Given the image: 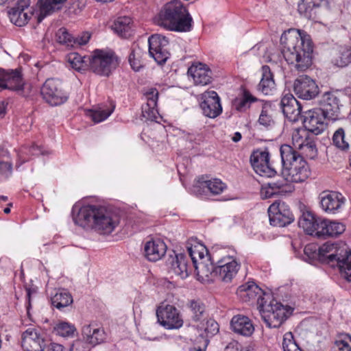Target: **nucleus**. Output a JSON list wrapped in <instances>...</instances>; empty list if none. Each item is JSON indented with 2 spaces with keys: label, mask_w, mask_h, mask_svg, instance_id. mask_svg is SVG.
I'll return each mask as SVG.
<instances>
[{
  "label": "nucleus",
  "mask_w": 351,
  "mask_h": 351,
  "mask_svg": "<svg viewBox=\"0 0 351 351\" xmlns=\"http://www.w3.org/2000/svg\"><path fill=\"white\" fill-rule=\"evenodd\" d=\"M199 330L202 331L200 336L203 338H206L205 347L208 343V338L213 337L216 335L219 330V324L214 319H208L205 323L202 322L200 326H198Z\"/></svg>",
  "instance_id": "40"
},
{
  "label": "nucleus",
  "mask_w": 351,
  "mask_h": 351,
  "mask_svg": "<svg viewBox=\"0 0 351 351\" xmlns=\"http://www.w3.org/2000/svg\"><path fill=\"white\" fill-rule=\"evenodd\" d=\"M65 1L66 0H45L40 5V13L43 15V17L50 14L56 9H59V7H57V5Z\"/></svg>",
  "instance_id": "51"
},
{
  "label": "nucleus",
  "mask_w": 351,
  "mask_h": 351,
  "mask_svg": "<svg viewBox=\"0 0 351 351\" xmlns=\"http://www.w3.org/2000/svg\"><path fill=\"white\" fill-rule=\"evenodd\" d=\"M114 107L111 109L98 108L91 110L89 112V116L95 123H99L106 119L112 112Z\"/></svg>",
  "instance_id": "47"
},
{
  "label": "nucleus",
  "mask_w": 351,
  "mask_h": 351,
  "mask_svg": "<svg viewBox=\"0 0 351 351\" xmlns=\"http://www.w3.org/2000/svg\"><path fill=\"white\" fill-rule=\"evenodd\" d=\"M285 117L290 121L296 122L302 114V106L292 95H285L279 103Z\"/></svg>",
  "instance_id": "22"
},
{
  "label": "nucleus",
  "mask_w": 351,
  "mask_h": 351,
  "mask_svg": "<svg viewBox=\"0 0 351 351\" xmlns=\"http://www.w3.org/2000/svg\"><path fill=\"white\" fill-rule=\"evenodd\" d=\"M7 103L5 101L0 102V118H3L5 114Z\"/></svg>",
  "instance_id": "58"
},
{
  "label": "nucleus",
  "mask_w": 351,
  "mask_h": 351,
  "mask_svg": "<svg viewBox=\"0 0 351 351\" xmlns=\"http://www.w3.org/2000/svg\"><path fill=\"white\" fill-rule=\"evenodd\" d=\"M21 346L25 351H44L46 344L36 329L29 328L22 334Z\"/></svg>",
  "instance_id": "21"
},
{
  "label": "nucleus",
  "mask_w": 351,
  "mask_h": 351,
  "mask_svg": "<svg viewBox=\"0 0 351 351\" xmlns=\"http://www.w3.org/2000/svg\"><path fill=\"white\" fill-rule=\"evenodd\" d=\"M293 90L300 99L310 100L314 99L319 92L315 81L307 75H300L294 82Z\"/></svg>",
  "instance_id": "15"
},
{
  "label": "nucleus",
  "mask_w": 351,
  "mask_h": 351,
  "mask_svg": "<svg viewBox=\"0 0 351 351\" xmlns=\"http://www.w3.org/2000/svg\"><path fill=\"white\" fill-rule=\"evenodd\" d=\"M143 54V50L137 45H134L132 47L131 52L128 57V61L132 69L135 71H139L140 69L143 67V63L141 62Z\"/></svg>",
  "instance_id": "42"
},
{
  "label": "nucleus",
  "mask_w": 351,
  "mask_h": 351,
  "mask_svg": "<svg viewBox=\"0 0 351 351\" xmlns=\"http://www.w3.org/2000/svg\"><path fill=\"white\" fill-rule=\"evenodd\" d=\"M41 95L49 105L56 106L66 101L68 96L62 89V82L54 78L47 79L41 88Z\"/></svg>",
  "instance_id": "9"
},
{
  "label": "nucleus",
  "mask_w": 351,
  "mask_h": 351,
  "mask_svg": "<svg viewBox=\"0 0 351 351\" xmlns=\"http://www.w3.org/2000/svg\"><path fill=\"white\" fill-rule=\"evenodd\" d=\"M224 351H239L238 343H237V342L230 343L225 348Z\"/></svg>",
  "instance_id": "57"
},
{
  "label": "nucleus",
  "mask_w": 351,
  "mask_h": 351,
  "mask_svg": "<svg viewBox=\"0 0 351 351\" xmlns=\"http://www.w3.org/2000/svg\"><path fill=\"white\" fill-rule=\"evenodd\" d=\"M270 224L274 226L285 227L294 220L289 206L283 202H275L268 208Z\"/></svg>",
  "instance_id": "11"
},
{
  "label": "nucleus",
  "mask_w": 351,
  "mask_h": 351,
  "mask_svg": "<svg viewBox=\"0 0 351 351\" xmlns=\"http://www.w3.org/2000/svg\"><path fill=\"white\" fill-rule=\"evenodd\" d=\"M25 82L22 77L21 69H0V91L8 89L23 95Z\"/></svg>",
  "instance_id": "12"
},
{
  "label": "nucleus",
  "mask_w": 351,
  "mask_h": 351,
  "mask_svg": "<svg viewBox=\"0 0 351 351\" xmlns=\"http://www.w3.org/2000/svg\"><path fill=\"white\" fill-rule=\"evenodd\" d=\"M46 153L42 150V148L35 144H32L29 146H24L18 154L19 160L21 161L16 167H19L28 160L25 156H38L40 154H45Z\"/></svg>",
  "instance_id": "41"
},
{
  "label": "nucleus",
  "mask_w": 351,
  "mask_h": 351,
  "mask_svg": "<svg viewBox=\"0 0 351 351\" xmlns=\"http://www.w3.org/2000/svg\"><path fill=\"white\" fill-rule=\"evenodd\" d=\"M255 101H256V97L252 96L248 91H244L243 97L234 101V106L237 110L242 112L250 108V104Z\"/></svg>",
  "instance_id": "45"
},
{
  "label": "nucleus",
  "mask_w": 351,
  "mask_h": 351,
  "mask_svg": "<svg viewBox=\"0 0 351 351\" xmlns=\"http://www.w3.org/2000/svg\"><path fill=\"white\" fill-rule=\"evenodd\" d=\"M156 23L170 31L186 32L192 28L193 19L181 1H171L160 10Z\"/></svg>",
  "instance_id": "5"
},
{
  "label": "nucleus",
  "mask_w": 351,
  "mask_h": 351,
  "mask_svg": "<svg viewBox=\"0 0 351 351\" xmlns=\"http://www.w3.org/2000/svg\"><path fill=\"white\" fill-rule=\"evenodd\" d=\"M282 53L288 64L304 71L312 64L313 46L310 36L300 30L289 29L280 37Z\"/></svg>",
  "instance_id": "1"
},
{
  "label": "nucleus",
  "mask_w": 351,
  "mask_h": 351,
  "mask_svg": "<svg viewBox=\"0 0 351 351\" xmlns=\"http://www.w3.org/2000/svg\"><path fill=\"white\" fill-rule=\"evenodd\" d=\"M168 266V272L171 275L180 276L182 279H184L189 276L191 269L188 265L187 257L180 253L169 255L167 261Z\"/></svg>",
  "instance_id": "19"
},
{
  "label": "nucleus",
  "mask_w": 351,
  "mask_h": 351,
  "mask_svg": "<svg viewBox=\"0 0 351 351\" xmlns=\"http://www.w3.org/2000/svg\"><path fill=\"white\" fill-rule=\"evenodd\" d=\"M282 348L284 351H303L298 345L291 332H287L283 337Z\"/></svg>",
  "instance_id": "50"
},
{
  "label": "nucleus",
  "mask_w": 351,
  "mask_h": 351,
  "mask_svg": "<svg viewBox=\"0 0 351 351\" xmlns=\"http://www.w3.org/2000/svg\"><path fill=\"white\" fill-rule=\"evenodd\" d=\"M324 0H301L298 5V11L301 16L311 19L315 18L317 10Z\"/></svg>",
  "instance_id": "31"
},
{
  "label": "nucleus",
  "mask_w": 351,
  "mask_h": 351,
  "mask_svg": "<svg viewBox=\"0 0 351 351\" xmlns=\"http://www.w3.org/2000/svg\"><path fill=\"white\" fill-rule=\"evenodd\" d=\"M32 291H33L30 288L26 289L27 297L28 298L29 302H30V297H31V294H32Z\"/></svg>",
  "instance_id": "62"
},
{
  "label": "nucleus",
  "mask_w": 351,
  "mask_h": 351,
  "mask_svg": "<svg viewBox=\"0 0 351 351\" xmlns=\"http://www.w3.org/2000/svg\"><path fill=\"white\" fill-rule=\"evenodd\" d=\"M320 108L328 119H335L339 113V99L337 96L330 92L325 93L319 100Z\"/></svg>",
  "instance_id": "24"
},
{
  "label": "nucleus",
  "mask_w": 351,
  "mask_h": 351,
  "mask_svg": "<svg viewBox=\"0 0 351 351\" xmlns=\"http://www.w3.org/2000/svg\"><path fill=\"white\" fill-rule=\"evenodd\" d=\"M158 92L156 88H151L145 94L147 104L143 106L142 112L145 117L152 119L155 117V108L157 106Z\"/></svg>",
  "instance_id": "33"
},
{
  "label": "nucleus",
  "mask_w": 351,
  "mask_h": 351,
  "mask_svg": "<svg viewBox=\"0 0 351 351\" xmlns=\"http://www.w3.org/2000/svg\"><path fill=\"white\" fill-rule=\"evenodd\" d=\"M345 203V197L340 193L323 192L320 195V206L328 213H337Z\"/></svg>",
  "instance_id": "23"
},
{
  "label": "nucleus",
  "mask_w": 351,
  "mask_h": 351,
  "mask_svg": "<svg viewBox=\"0 0 351 351\" xmlns=\"http://www.w3.org/2000/svg\"><path fill=\"white\" fill-rule=\"evenodd\" d=\"M230 326L234 332L246 337L250 336L254 330L251 320L242 315H234L231 319Z\"/></svg>",
  "instance_id": "28"
},
{
  "label": "nucleus",
  "mask_w": 351,
  "mask_h": 351,
  "mask_svg": "<svg viewBox=\"0 0 351 351\" xmlns=\"http://www.w3.org/2000/svg\"><path fill=\"white\" fill-rule=\"evenodd\" d=\"M12 165L10 162L0 161V173L5 177L11 175Z\"/></svg>",
  "instance_id": "55"
},
{
  "label": "nucleus",
  "mask_w": 351,
  "mask_h": 351,
  "mask_svg": "<svg viewBox=\"0 0 351 351\" xmlns=\"http://www.w3.org/2000/svg\"><path fill=\"white\" fill-rule=\"evenodd\" d=\"M304 252L311 261H318L331 267H338L342 276L351 282V250H348L345 243L326 242L319 247L308 244Z\"/></svg>",
  "instance_id": "2"
},
{
  "label": "nucleus",
  "mask_w": 351,
  "mask_h": 351,
  "mask_svg": "<svg viewBox=\"0 0 351 351\" xmlns=\"http://www.w3.org/2000/svg\"><path fill=\"white\" fill-rule=\"evenodd\" d=\"M269 154L267 150L255 151L250 156L251 165L255 172L261 176L272 177L276 171L269 166Z\"/></svg>",
  "instance_id": "16"
},
{
  "label": "nucleus",
  "mask_w": 351,
  "mask_h": 351,
  "mask_svg": "<svg viewBox=\"0 0 351 351\" xmlns=\"http://www.w3.org/2000/svg\"><path fill=\"white\" fill-rule=\"evenodd\" d=\"M269 108L270 105L265 104L258 119V123L260 125H263L266 128H272L275 124L274 120L269 113Z\"/></svg>",
  "instance_id": "48"
},
{
  "label": "nucleus",
  "mask_w": 351,
  "mask_h": 351,
  "mask_svg": "<svg viewBox=\"0 0 351 351\" xmlns=\"http://www.w3.org/2000/svg\"><path fill=\"white\" fill-rule=\"evenodd\" d=\"M185 308L192 321H201L206 315V305L199 299L189 300Z\"/></svg>",
  "instance_id": "30"
},
{
  "label": "nucleus",
  "mask_w": 351,
  "mask_h": 351,
  "mask_svg": "<svg viewBox=\"0 0 351 351\" xmlns=\"http://www.w3.org/2000/svg\"><path fill=\"white\" fill-rule=\"evenodd\" d=\"M282 176L289 182H302L310 175L309 167L304 158L291 146L284 144L280 149Z\"/></svg>",
  "instance_id": "6"
},
{
  "label": "nucleus",
  "mask_w": 351,
  "mask_h": 351,
  "mask_svg": "<svg viewBox=\"0 0 351 351\" xmlns=\"http://www.w3.org/2000/svg\"><path fill=\"white\" fill-rule=\"evenodd\" d=\"M73 303V298L69 292L64 289L59 290L51 298V304L59 310L66 307Z\"/></svg>",
  "instance_id": "37"
},
{
  "label": "nucleus",
  "mask_w": 351,
  "mask_h": 351,
  "mask_svg": "<svg viewBox=\"0 0 351 351\" xmlns=\"http://www.w3.org/2000/svg\"><path fill=\"white\" fill-rule=\"evenodd\" d=\"M195 187H206L211 193L217 195L224 190L226 185L219 179L206 180L204 176H202L198 178L197 185Z\"/></svg>",
  "instance_id": "34"
},
{
  "label": "nucleus",
  "mask_w": 351,
  "mask_h": 351,
  "mask_svg": "<svg viewBox=\"0 0 351 351\" xmlns=\"http://www.w3.org/2000/svg\"><path fill=\"white\" fill-rule=\"evenodd\" d=\"M167 246L160 239H150L145 243L144 255L147 260L156 262L165 254Z\"/></svg>",
  "instance_id": "26"
},
{
  "label": "nucleus",
  "mask_w": 351,
  "mask_h": 351,
  "mask_svg": "<svg viewBox=\"0 0 351 351\" xmlns=\"http://www.w3.org/2000/svg\"><path fill=\"white\" fill-rule=\"evenodd\" d=\"M82 335L84 341L93 347L104 343L107 339L104 328L95 322L84 325Z\"/></svg>",
  "instance_id": "20"
},
{
  "label": "nucleus",
  "mask_w": 351,
  "mask_h": 351,
  "mask_svg": "<svg viewBox=\"0 0 351 351\" xmlns=\"http://www.w3.org/2000/svg\"><path fill=\"white\" fill-rule=\"evenodd\" d=\"M30 0H19L17 3L8 11L10 21L19 27L27 23L32 12L29 8Z\"/></svg>",
  "instance_id": "18"
},
{
  "label": "nucleus",
  "mask_w": 351,
  "mask_h": 351,
  "mask_svg": "<svg viewBox=\"0 0 351 351\" xmlns=\"http://www.w3.org/2000/svg\"><path fill=\"white\" fill-rule=\"evenodd\" d=\"M187 250L193 265H196L199 263L198 258L200 261H204V252H206L208 257L210 254L203 245L187 246Z\"/></svg>",
  "instance_id": "44"
},
{
  "label": "nucleus",
  "mask_w": 351,
  "mask_h": 351,
  "mask_svg": "<svg viewBox=\"0 0 351 351\" xmlns=\"http://www.w3.org/2000/svg\"><path fill=\"white\" fill-rule=\"evenodd\" d=\"M53 330L57 335L64 338H73L77 332L73 324L65 321H58L54 325Z\"/></svg>",
  "instance_id": "38"
},
{
  "label": "nucleus",
  "mask_w": 351,
  "mask_h": 351,
  "mask_svg": "<svg viewBox=\"0 0 351 351\" xmlns=\"http://www.w3.org/2000/svg\"><path fill=\"white\" fill-rule=\"evenodd\" d=\"M333 144L341 150L348 149L349 144L345 141V131L342 128L337 129L332 136Z\"/></svg>",
  "instance_id": "49"
},
{
  "label": "nucleus",
  "mask_w": 351,
  "mask_h": 351,
  "mask_svg": "<svg viewBox=\"0 0 351 351\" xmlns=\"http://www.w3.org/2000/svg\"><path fill=\"white\" fill-rule=\"evenodd\" d=\"M88 69L95 73L108 76L119 64L118 58L112 51L95 49L89 56Z\"/></svg>",
  "instance_id": "8"
},
{
  "label": "nucleus",
  "mask_w": 351,
  "mask_h": 351,
  "mask_svg": "<svg viewBox=\"0 0 351 351\" xmlns=\"http://www.w3.org/2000/svg\"><path fill=\"white\" fill-rule=\"evenodd\" d=\"M332 351H351V347L347 341L339 339L335 341Z\"/></svg>",
  "instance_id": "54"
},
{
  "label": "nucleus",
  "mask_w": 351,
  "mask_h": 351,
  "mask_svg": "<svg viewBox=\"0 0 351 351\" xmlns=\"http://www.w3.org/2000/svg\"><path fill=\"white\" fill-rule=\"evenodd\" d=\"M149 53L158 64H163L169 57V40L160 34L151 36L148 39Z\"/></svg>",
  "instance_id": "14"
},
{
  "label": "nucleus",
  "mask_w": 351,
  "mask_h": 351,
  "mask_svg": "<svg viewBox=\"0 0 351 351\" xmlns=\"http://www.w3.org/2000/svg\"><path fill=\"white\" fill-rule=\"evenodd\" d=\"M88 56H82L77 53H70L67 56V62L74 69L81 71L88 69Z\"/></svg>",
  "instance_id": "39"
},
{
  "label": "nucleus",
  "mask_w": 351,
  "mask_h": 351,
  "mask_svg": "<svg viewBox=\"0 0 351 351\" xmlns=\"http://www.w3.org/2000/svg\"><path fill=\"white\" fill-rule=\"evenodd\" d=\"M190 351H204V350L200 348H193L190 349Z\"/></svg>",
  "instance_id": "64"
},
{
  "label": "nucleus",
  "mask_w": 351,
  "mask_h": 351,
  "mask_svg": "<svg viewBox=\"0 0 351 351\" xmlns=\"http://www.w3.org/2000/svg\"><path fill=\"white\" fill-rule=\"evenodd\" d=\"M351 61V49L346 47H340L333 58V64L339 67L346 66Z\"/></svg>",
  "instance_id": "43"
},
{
  "label": "nucleus",
  "mask_w": 351,
  "mask_h": 351,
  "mask_svg": "<svg viewBox=\"0 0 351 351\" xmlns=\"http://www.w3.org/2000/svg\"><path fill=\"white\" fill-rule=\"evenodd\" d=\"M320 218H316L313 213L306 211L302 213L298 220V226L302 228L308 234L313 235L318 232V226H319Z\"/></svg>",
  "instance_id": "29"
},
{
  "label": "nucleus",
  "mask_w": 351,
  "mask_h": 351,
  "mask_svg": "<svg viewBox=\"0 0 351 351\" xmlns=\"http://www.w3.org/2000/svg\"><path fill=\"white\" fill-rule=\"evenodd\" d=\"M301 119L306 130L315 135L321 134L327 128L328 116L319 108L304 112Z\"/></svg>",
  "instance_id": "10"
},
{
  "label": "nucleus",
  "mask_w": 351,
  "mask_h": 351,
  "mask_svg": "<svg viewBox=\"0 0 351 351\" xmlns=\"http://www.w3.org/2000/svg\"><path fill=\"white\" fill-rule=\"evenodd\" d=\"M241 137H242L241 134L239 132H237L234 134V136H232V140L234 142L237 143L241 139Z\"/></svg>",
  "instance_id": "60"
},
{
  "label": "nucleus",
  "mask_w": 351,
  "mask_h": 351,
  "mask_svg": "<svg viewBox=\"0 0 351 351\" xmlns=\"http://www.w3.org/2000/svg\"><path fill=\"white\" fill-rule=\"evenodd\" d=\"M75 224L90 228L100 234H110L119 222V216L106 207L86 205L73 217Z\"/></svg>",
  "instance_id": "4"
},
{
  "label": "nucleus",
  "mask_w": 351,
  "mask_h": 351,
  "mask_svg": "<svg viewBox=\"0 0 351 351\" xmlns=\"http://www.w3.org/2000/svg\"><path fill=\"white\" fill-rule=\"evenodd\" d=\"M203 101L200 104L203 114L209 118H216L222 112V107L220 104V98L217 93L214 91H206L202 94Z\"/></svg>",
  "instance_id": "17"
},
{
  "label": "nucleus",
  "mask_w": 351,
  "mask_h": 351,
  "mask_svg": "<svg viewBox=\"0 0 351 351\" xmlns=\"http://www.w3.org/2000/svg\"><path fill=\"white\" fill-rule=\"evenodd\" d=\"M211 71L205 64H193L188 69V74L193 77L195 85L205 86L211 82Z\"/></svg>",
  "instance_id": "27"
},
{
  "label": "nucleus",
  "mask_w": 351,
  "mask_h": 351,
  "mask_svg": "<svg viewBox=\"0 0 351 351\" xmlns=\"http://www.w3.org/2000/svg\"><path fill=\"white\" fill-rule=\"evenodd\" d=\"M224 250L213 249L210 259L216 263L215 275L219 280L228 283L237 275L240 264L232 256L226 255Z\"/></svg>",
  "instance_id": "7"
},
{
  "label": "nucleus",
  "mask_w": 351,
  "mask_h": 351,
  "mask_svg": "<svg viewBox=\"0 0 351 351\" xmlns=\"http://www.w3.org/2000/svg\"><path fill=\"white\" fill-rule=\"evenodd\" d=\"M47 351H64V348L61 344L51 343Z\"/></svg>",
  "instance_id": "56"
},
{
  "label": "nucleus",
  "mask_w": 351,
  "mask_h": 351,
  "mask_svg": "<svg viewBox=\"0 0 351 351\" xmlns=\"http://www.w3.org/2000/svg\"><path fill=\"white\" fill-rule=\"evenodd\" d=\"M238 293L245 301L256 299L262 318L268 327L278 328L287 319V308L274 299L268 302L269 295H267V299L263 297V290L253 282L240 286Z\"/></svg>",
  "instance_id": "3"
},
{
  "label": "nucleus",
  "mask_w": 351,
  "mask_h": 351,
  "mask_svg": "<svg viewBox=\"0 0 351 351\" xmlns=\"http://www.w3.org/2000/svg\"><path fill=\"white\" fill-rule=\"evenodd\" d=\"M57 41L67 47H73V36L65 28H60L56 34Z\"/></svg>",
  "instance_id": "52"
},
{
  "label": "nucleus",
  "mask_w": 351,
  "mask_h": 351,
  "mask_svg": "<svg viewBox=\"0 0 351 351\" xmlns=\"http://www.w3.org/2000/svg\"><path fill=\"white\" fill-rule=\"evenodd\" d=\"M287 180L285 178L282 180L271 181L268 182V190L266 191V197H270L273 195L278 193H284L286 192V190L284 189V187L287 185Z\"/></svg>",
  "instance_id": "46"
},
{
  "label": "nucleus",
  "mask_w": 351,
  "mask_h": 351,
  "mask_svg": "<svg viewBox=\"0 0 351 351\" xmlns=\"http://www.w3.org/2000/svg\"><path fill=\"white\" fill-rule=\"evenodd\" d=\"M156 316L160 324L167 329H178L183 325L179 311L173 305L160 306Z\"/></svg>",
  "instance_id": "13"
},
{
  "label": "nucleus",
  "mask_w": 351,
  "mask_h": 351,
  "mask_svg": "<svg viewBox=\"0 0 351 351\" xmlns=\"http://www.w3.org/2000/svg\"><path fill=\"white\" fill-rule=\"evenodd\" d=\"M208 257L207 261L210 262V263H207L206 261H202L196 264V265H193L197 271V275L200 278H209V277H216L215 270H216V263H213V261L210 259V256Z\"/></svg>",
  "instance_id": "35"
},
{
  "label": "nucleus",
  "mask_w": 351,
  "mask_h": 351,
  "mask_svg": "<svg viewBox=\"0 0 351 351\" xmlns=\"http://www.w3.org/2000/svg\"><path fill=\"white\" fill-rule=\"evenodd\" d=\"M316 237L321 238L335 237L341 234L346 230L344 224L328 219H322L318 226Z\"/></svg>",
  "instance_id": "25"
},
{
  "label": "nucleus",
  "mask_w": 351,
  "mask_h": 351,
  "mask_svg": "<svg viewBox=\"0 0 351 351\" xmlns=\"http://www.w3.org/2000/svg\"><path fill=\"white\" fill-rule=\"evenodd\" d=\"M86 1L85 0H78L75 3H77V6L79 8H82L85 5Z\"/></svg>",
  "instance_id": "61"
},
{
  "label": "nucleus",
  "mask_w": 351,
  "mask_h": 351,
  "mask_svg": "<svg viewBox=\"0 0 351 351\" xmlns=\"http://www.w3.org/2000/svg\"><path fill=\"white\" fill-rule=\"evenodd\" d=\"M131 22L130 17H119L114 22L112 29L120 36L128 38L131 36Z\"/></svg>",
  "instance_id": "36"
},
{
  "label": "nucleus",
  "mask_w": 351,
  "mask_h": 351,
  "mask_svg": "<svg viewBox=\"0 0 351 351\" xmlns=\"http://www.w3.org/2000/svg\"><path fill=\"white\" fill-rule=\"evenodd\" d=\"M275 88V82L273 75L269 66H262V78L258 84V90L264 95H269Z\"/></svg>",
  "instance_id": "32"
},
{
  "label": "nucleus",
  "mask_w": 351,
  "mask_h": 351,
  "mask_svg": "<svg viewBox=\"0 0 351 351\" xmlns=\"http://www.w3.org/2000/svg\"><path fill=\"white\" fill-rule=\"evenodd\" d=\"M80 344H81V342H80V341H77L75 343H74V344L73 345V350L75 349V350H77V346H79V345H80Z\"/></svg>",
  "instance_id": "63"
},
{
  "label": "nucleus",
  "mask_w": 351,
  "mask_h": 351,
  "mask_svg": "<svg viewBox=\"0 0 351 351\" xmlns=\"http://www.w3.org/2000/svg\"><path fill=\"white\" fill-rule=\"evenodd\" d=\"M304 146H306L308 149H309L310 151H311L312 152H316V147H315V143L311 141V142H307Z\"/></svg>",
  "instance_id": "59"
},
{
  "label": "nucleus",
  "mask_w": 351,
  "mask_h": 351,
  "mask_svg": "<svg viewBox=\"0 0 351 351\" xmlns=\"http://www.w3.org/2000/svg\"><path fill=\"white\" fill-rule=\"evenodd\" d=\"M90 34L89 32H83L82 35L77 37H73V47L86 45L90 38Z\"/></svg>",
  "instance_id": "53"
}]
</instances>
